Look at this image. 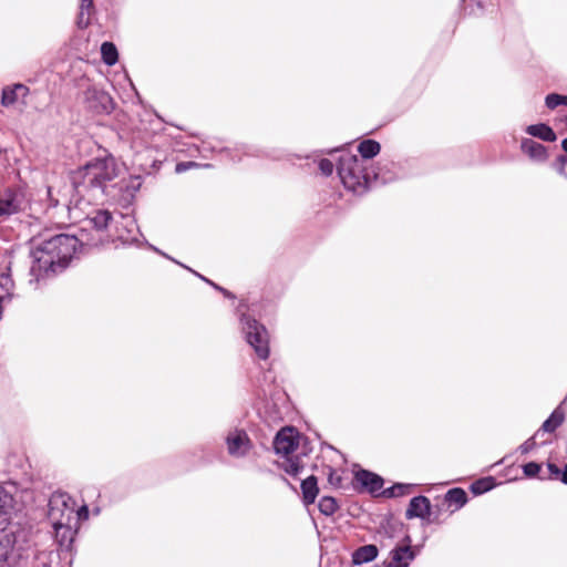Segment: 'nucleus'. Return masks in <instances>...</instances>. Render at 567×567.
Returning a JSON list of instances; mask_svg holds the SVG:
<instances>
[{"label": "nucleus", "instance_id": "f257e3e1", "mask_svg": "<svg viewBox=\"0 0 567 567\" xmlns=\"http://www.w3.org/2000/svg\"><path fill=\"white\" fill-rule=\"evenodd\" d=\"M117 174V166L113 157L96 158L80 168L71 184L49 186L48 196L52 206L62 204L70 210L71 205L78 207L85 195L89 200L101 197L106 183L113 181Z\"/></svg>", "mask_w": 567, "mask_h": 567}, {"label": "nucleus", "instance_id": "f03ea898", "mask_svg": "<svg viewBox=\"0 0 567 567\" xmlns=\"http://www.w3.org/2000/svg\"><path fill=\"white\" fill-rule=\"evenodd\" d=\"M80 241H83V238L58 234L37 244L31 251V275L39 280L62 271L75 254Z\"/></svg>", "mask_w": 567, "mask_h": 567}, {"label": "nucleus", "instance_id": "7ed1b4c3", "mask_svg": "<svg viewBox=\"0 0 567 567\" xmlns=\"http://www.w3.org/2000/svg\"><path fill=\"white\" fill-rule=\"evenodd\" d=\"M364 163L357 155L343 154L339 159L338 174L343 186L355 193L362 194L369 184V176L364 173Z\"/></svg>", "mask_w": 567, "mask_h": 567}, {"label": "nucleus", "instance_id": "20e7f679", "mask_svg": "<svg viewBox=\"0 0 567 567\" xmlns=\"http://www.w3.org/2000/svg\"><path fill=\"white\" fill-rule=\"evenodd\" d=\"M240 323L246 341L260 359L266 360L269 357V337L266 328L246 315H241Z\"/></svg>", "mask_w": 567, "mask_h": 567}, {"label": "nucleus", "instance_id": "39448f33", "mask_svg": "<svg viewBox=\"0 0 567 567\" xmlns=\"http://www.w3.org/2000/svg\"><path fill=\"white\" fill-rule=\"evenodd\" d=\"M49 518L52 524L75 522V502L65 493H54L49 499Z\"/></svg>", "mask_w": 567, "mask_h": 567}, {"label": "nucleus", "instance_id": "423d86ee", "mask_svg": "<svg viewBox=\"0 0 567 567\" xmlns=\"http://www.w3.org/2000/svg\"><path fill=\"white\" fill-rule=\"evenodd\" d=\"M111 219V213L107 210L94 212L85 219L84 226L81 228L79 238H83V241L80 243L96 246L101 241V233L107 227Z\"/></svg>", "mask_w": 567, "mask_h": 567}, {"label": "nucleus", "instance_id": "0eeeda50", "mask_svg": "<svg viewBox=\"0 0 567 567\" xmlns=\"http://www.w3.org/2000/svg\"><path fill=\"white\" fill-rule=\"evenodd\" d=\"M298 433L292 427H285L279 431L274 440V449L282 456L290 455L298 446Z\"/></svg>", "mask_w": 567, "mask_h": 567}, {"label": "nucleus", "instance_id": "6e6552de", "mask_svg": "<svg viewBox=\"0 0 567 567\" xmlns=\"http://www.w3.org/2000/svg\"><path fill=\"white\" fill-rule=\"evenodd\" d=\"M228 453L234 457L245 456L251 447L247 433L243 430L230 431L226 437Z\"/></svg>", "mask_w": 567, "mask_h": 567}, {"label": "nucleus", "instance_id": "1a4fd4ad", "mask_svg": "<svg viewBox=\"0 0 567 567\" xmlns=\"http://www.w3.org/2000/svg\"><path fill=\"white\" fill-rule=\"evenodd\" d=\"M22 197L20 194L6 190L0 195V219L17 214L21 209Z\"/></svg>", "mask_w": 567, "mask_h": 567}, {"label": "nucleus", "instance_id": "9d476101", "mask_svg": "<svg viewBox=\"0 0 567 567\" xmlns=\"http://www.w3.org/2000/svg\"><path fill=\"white\" fill-rule=\"evenodd\" d=\"M55 533V539L60 546L69 547L76 533V520L75 522H62L61 525L52 524Z\"/></svg>", "mask_w": 567, "mask_h": 567}, {"label": "nucleus", "instance_id": "9b49d317", "mask_svg": "<svg viewBox=\"0 0 567 567\" xmlns=\"http://www.w3.org/2000/svg\"><path fill=\"white\" fill-rule=\"evenodd\" d=\"M414 559V553L410 545L398 546L391 551V559L386 567H409Z\"/></svg>", "mask_w": 567, "mask_h": 567}, {"label": "nucleus", "instance_id": "f8f14e48", "mask_svg": "<svg viewBox=\"0 0 567 567\" xmlns=\"http://www.w3.org/2000/svg\"><path fill=\"white\" fill-rule=\"evenodd\" d=\"M14 547L12 536L9 534H0V567H13Z\"/></svg>", "mask_w": 567, "mask_h": 567}, {"label": "nucleus", "instance_id": "ddd939ff", "mask_svg": "<svg viewBox=\"0 0 567 567\" xmlns=\"http://www.w3.org/2000/svg\"><path fill=\"white\" fill-rule=\"evenodd\" d=\"M430 515V501L424 496L413 497L406 509V517L425 518Z\"/></svg>", "mask_w": 567, "mask_h": 567}, {"label": "nucleus", "instance_id": "4468645a", "mask_svg": "<svg viewBox=\"0 0 567 567\" xmlns=\"http://www.w3.org/2000/svg\"><path fill=\"white\" fill-rule=\"evenodd\" d=\"M355 480L371 493L379 492L383 486V480L368 471H359L355 474Z\"/></svg>", "mask_w": 567, "mask_h": 567}, {"label": "nucleus", "instance_id": "2eb2a0df", "mask_svg": "<svg viewBox=\"0 0 567 567\" xmlns=\"http://www.w3.org/2000/svg\"><path fill=\"white\" fill-rule=\"evenodd\" d=\"M28 93L29 89L23 84L7 86L2 91L1 104L3 106H11L20 96H25Z\"/></svg>", "mask_w": 567, "mask_h": 567}, {"label": "nucleus", "instance_id": "dca6fc26", "mask_svg": "<svg viewBox=\"0 0 567 567\" xmlns=\"http://www.w3.org/2000/svg\"><path fill=\"white\" fill-rule=\"evenodd\" d=\"M522 151L535 161L543 162L547 158V152L545 146L530 140L524 138L522 141Z\"/></svg>", "mask_w": 567, "mask_h": 567}, {"label": "nucleus", "instance_id": "f3484780", "mask_svg": "<svg viewBox=\"0 0 567 567\" xmlns=\"http://www.w3.org/2000/svg\"><path fill=\"white\" fill-rule=\"evenodd\" d=\"M377 556L378 548L375 545H364L354 550L352 561L354 565H361L372 561Z\"/></svg>", "mask_w": 567, "mask_h": 567}, {"label": "nucleus", "instance_id": "a211bd4d", "mask_svg": "<svg viewBox=\"0 0 567 567\" xmlns=\"http://www.w3.org/2000/svg\"><path fill=\"white\" fill-rule=\"evenodd\" d=\"M526 133L545 142H555L557 138L551 127L544 123L527 126Z\"/></svg>", "mask_w": 567, "mask_h": 567}, {"label": "nucleus", "instance_id": "6ab92c4d", "mask_svg": "<svg viewBox=\"0 0 567 567\" xmlns=\"http://www.w3.org/2000/svg\"><path fill=\"white\" fill-rule=\"evenodd\" d=\"M301 491L305 504H312L319 492L317 478L311 475L303 480L301 483Z\"/></svg>", "mask_w": 567, "mask_h": 567}, {"label": "nucleus", "instance_id": "aec40b11", "mask_svg": "<svg viewBox=\"0 0 567 567\" xmlns=\"http://www.w3.org/2000/svg\"><path fill=\"white\" fill-rule=\"evenodd\" d=\"M13 507L12 493L4 486L0 485V525L6 523L8 515Z\"/></svg>", "mask_w": 567, "mask_h": 567}, {"label": "nucleus", "instance_id": "412c9836", "mask_svg": "<svg viewBox=\"0 0 567 567\" xmlns=\"http://www.w3.org/2000/svg\"><path fill=\"white\" fill-rule=\"evenodd\" d=\"M279 466L291 476H298L303 468L301 458L290 455L284 456L282 461L279 462Z\"/></svg>", "mask_w": 567, "mask_h": 567}, {"label": "nucleus", "instance_id": "4be33fe9", "mask_svg": "<svg viewBox=\"0 0 567 567\" xmlns=\"http://www.w3.org/2000/svg\"><path fill=\"white\" fill-rule=\"evenodd\" d=\"M380 150V144L374 140H365L358 146V151L364 159L374 157L379 154Z\"/></svg>", "mask_w": 567, "mask_h": 567}, {"label": "nucleus", "instance_id": "5701e85b", "mask_svg": "<svg viewBox=\"0 0 567 567\" xmlns=\"http://www.w3.org/2000/svg\"><path fill=\"white\" fill-rule=\"evenodd\" d=\"M101 54L104 63L113 65L117 62V50L112 42H104L101 47Z\"/></svg>", "mask_w": 567, "mask_h": 567}, {"label": "nucleus", "instance_id": "b1692460", "mask_svg": "<svg viewBox=\"0 0 567 567\" xmlns=\"http://www.w3.org/2000/svg\"><path fill=\"white\" fill-rule=\"evenodd\" d=\"M563 421H564V413L557 409L543 423L542 429L545 432H554L563 423Z\"/></svg>", "mask_w": 567, "mask_h": 567}, {"label": "nucleus", "instance_id": "393cba45", "mask_svg": "<svg viewBox=\"0 0 567 567\" xmlns=\"http://www.w3.org/2000/svg\"><path fill=\"white\" fill-rule=\"evenodd\" d=\"M445 498L450 505L454 504L457 508L462 507L467 501L466 493L461 488L450 489Z\"/></svg>", "mask_w": 567, "mask_h": 567}, {"label": "nucleus", "instance_id": "a878e982", "mask_svg": "<svg viewBox=\"0 0 567 567\" xmlns=\"http://www.w3.org/2000/svg\"><path fill=\"white\" fill-rule=\"evenodd\" d=\"M318 507L323 515L330 516L338 509V504L333 497L324 496L319 501Z\"/></svg>", "mask_w": 567, "mask_h": 567}, {"label": "nucleus", "instance_id": "bb28decb", "mask_svg": "<svg viewBox=\"0 0 567 567\" xmlns=\"http://www.w3.org/2000/svg\"><path fill=\"white\" fill-rule=\"evenodd\" d=\"M547 467L551 478L560 480L564 484H567V464L565 465L564 472L554 463H548Z\"/></svg>", "mask_w": 567, "mask_h": 567}, {"label": "nucleus", "instance_id": "cd10ccee", "mask_svg": "<svg viewBox=\"0 0 567 567\" xmlns=\"http://www.w3.org/2000/svg\"><path fill=\"white\" fill-rule=\"evenodd\" d=\"M493 487L492 478H484L476 481L472 485V492L475 494H483Z\"/></svg>", "mask_w": 567, "mask_h": 567}, {"label": "nucleus", "instance_id": "c85d7f7f", "mask_svg": "<svg viewBox=\"0 0 567 567\" xmlns=\"http://www.w3.org/2000/svg\"><path fill=\"white\" fill-rule=\"evenodd\" d=\"M561 104H563V95L556 94V93H551V94H548L546 96V105H547V107L555 109V107H557L558 105H561Z\"/></svg>", "mask_w": 567, "mask_h": 567}, {"label": "nucleus", "instance_id": "c756f323", "mask_svg": "<svg viewBox=\"0 0 567 567\" xmlns=\"http://www.w3.org/2000/svg\"><path fill=\"white\" fill-rule=\"evenodd\" d=\"M523 471L526 476L533 477L539 473L540 465L535 462H529L523 466Z\"/></svg>", "mask_w": 567, "mask_h": 567}, {"label": "nucleus", "instance_id": "7c9ffc66", "mask_svg": "<svg viewBox=\"0 0 567 567\" xmlns=\"http://www.w3.org/2000/svg\"><path fill=\"white\" fill-rule=\"evenodd\" d=\"M319 169L326 176H329L333 172V164L331 161L323 158L319 162Z\"/></svg>", "mask_w": 567, "mask_h": 567}, {"label": "nucleus", "instance_id": "2f4dec72", "mask_svg": "<svg viewBox=\"0 0 567 567\" xmlns=\"http://www.w3.org/2000/svg\"><path fill=\"white\" fill-rule=\"evenodd\" d=\"M536 446V442L534 440V437H530L528 439L527 441H525L519 447V452L522 454H527L529 453L534 447Z\"/></svg>", "mask_w": 567, "mask_h": 567}, {"label": "nucleus", "instance_id": "473e14b6", "mask_svg": "<svg viewBox=\"0 0 567 567\" xmlns=\"http://www.w3.org/2000/svg\"><path fill=\"white\" fill-rule=\"evenodd\" d=\"M328 471L329 483L333 486H339L341 484V476L331 467H329Z\"/></svg>", "mask_w": 567, "mask_h": 567}, {"label": "nucleus", "instance_id": "72a5a7b5", "mask_svg": "<svg viewBox=\"0 0 567 567\" xmlns=\"http://www.w3.org/2000/svg\"><path fill=\"white\" fill-rule=\"evenodd\" d=\"M410 485H403V484H396L392 487L391 489V495L392 496H400V495H403L408 492V489H410Z\"/></svg>", "mask_w": 567, "mask_h": 567}, {"label": "nucleus", "instance_id": "f704fd0d", "mask_svg": "<svg viewBox=\"0 0 567 567\" xmlns=\"http://www.w3.org/2000/svg\"><path fill=\"white\" fill-rule=\"evenodd\" d=\"M75 515H76V525H78L80 519H86L89 517L87 506L83 505L78 509L75 508Z\"/></svg>", "mask_w": 567, "mask_h": 567}, {"label": "nucleus", "instance_id": "c9c22d12", "mask_svg": "<svg viewBox=\"0 0 567 567\" xmlns=\"http://www.w3.org/2000/svg\"><path fill=\"white\" fill-rule=\"evenodd\" d=\"M558 172L560 175H563L567 178V158L566 157L559 158Z\"/></svg>", "mask_w": 567, "mask_h": 567}, {"label": "nucleus", "instance_id": "e433bc0d", "mask_svg": "<svg viewBox=\"0 0 567 567\" xmlns=\"http://www.w3.org/2000/svg\"><path fill=\"white\" fill-rule=\"evenodd\" d=\"M194 166H196V164L194 162L178 163L176 165V172L182 173V172H185L186 169L194 167Z\"/></svg>", "mask_w": 567, "mask_h": 567}, {"label": "nucleus", "instance_id": "4c0bfd02", "mask_svg": "<svg viewBox=\"0 0 567 567\" xmlns=\"http://www.w3.org/2000/svg\"><path fill=\"white\" fill-rule=\"evenodd\" d=\"M200 278H202L203 280H205V281H207V282H209V284L212 285V282H210L209 280H207L206 278H204V277H202V276H200ZM213 286H214L217 290L221 291L226 297H229V298H230V297H233V296H231V293H230L229 291L225 290L224 288H221V287H219V286H217V285H214V284H213Z\"/></svg>", "mask_w": 567, "mask_h": 567}, {"label": "nucleus", "instance_id": "58836bf2", "mask_svg": "<svg viewBox=\"0 0 567 567\" xmlns=\"http://www.w3.org/2000/svg\"><path fill=\"white\" fill-rule=\"evenodd\" d=\"M93 4V0H81V10L90 9Z\"/></svg>", "mask_w": 567, "mask_h": 567}, {"label": "nucleus", "instance_id": "ea45409f", "mask_svg": "<svg viewBox=\"0 0 567 567\" xmlns=\"http://www.w3.org/2000/svg\"><path fill=\"white\" fill-rule=\"evenodd\" d=\"M561 147L567 153V138L561 142Z\"/></svg>", "mask_w": 567, "mask_h": 567}, {"label": "nucleus", "instance_id": "a19ab883", "mask_svg": "<svg viewBox=\"0 0 567 567\" xmlns=\"http://www.w3.org/2000/svg\"><path fill=\"white\" fill-rule=\"evenodd\" d=\"M563 105L567 106V95H563Z\"/></svg>", "mask_w": 567, "mask_h": 567}]
</instances>
